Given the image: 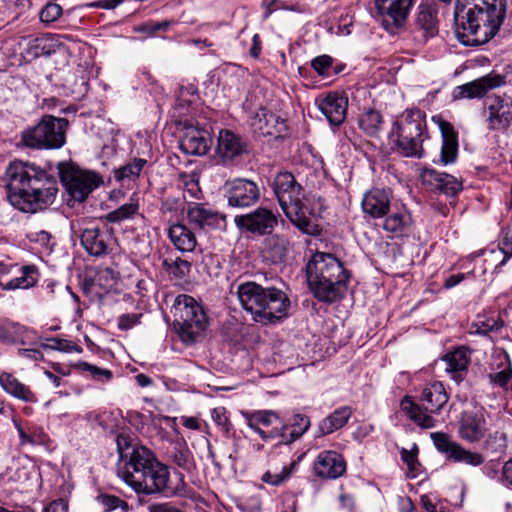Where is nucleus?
Masks as SVG:
<instances>
[{
    "label": "nucleus",
    "instance_id": "nucleus-30",
    "mask_svg": "<svg viewBox=\"0 0 512 512\" xmlns=\"http://www.w3.org/2000/svg\"><path fill=\"white\" fill-rule=\"evenodd\" d=\"M244 152L241 137L230 130H221L218 135L216 153L224 162H230Z\"/></svg>",
    "mask_w": 512,
    "mask_h": 512
},
{
    "label": "nucleus",
    "instance_id": "nucleus-43",
    "mask_svg": "<svg viewBox=\"0 0 512 512\" xmlns=\"http://www.w3.org/2000/svg\"><path fill=\"white\" fill-rule=\"evenodd\" d=\"M139 210L136 202H129L121 205L119 208L106 214L105 219L110 223H120L125 220L132 219Z\"/></svg>",
    "mask_w": 512,
    "mask_h": 512
},
{
    "label": "nucleus",
    "instance_id": "nucleus-17",
    "mask_svg": "<svg viewBox=\"0 0 512 512\" xmlns=\"http://www.w3.org/2000/svg\"><path fill=\"white\" fill-rule=\"evenodd\" d=\"M37 332L11 319L0 320V343L8 345H33L40 340Z\"/></svg>",
    "mask_w": 512,
    "mask_h": 512
},
{
    "label": "nucleus",
    "instance_id": "nucleus-48",
    "mask_svg": "<svg viewBox=\"0 0 512 512\" xmlns=\"http://www.w3.org/2000/svg\"><path fill=\"white\" fill-rule=\"evenodd\" d=\"M498 329V323L495 319H486L478 317L469 327L470 335L487 336L489 332Z\"/></svg>",
    "mask_w": 512,
    "mask_h": 512
},
{
    "label": "nucleus",
    "instance_id": "nucleus-50",
    "mask_svg": "<svg viewBox=\"0 0 512 512\" xmlns=\"http://www.w3.org/2000/svg\"><path fill=\"white\" fill-rule=\"evenodd\" d=\"M172 460L179 468L191 471L194 467L193 455L186 447L175 448Z\"/></svg>",
    "mask_w": 512,
    "mask_h": 512
},
{
    "label": "nucleus",
    "instance_id": "nucleus-4",
    "mask_svg": "<svg viewBox=\"0 0 512 512\" xmlns=\"http://www.w3.org/2000/svg\"><path fill=\"white\" fill-rule=\"evenodd\" d=\"M273 191L278 203L290 222L302 233L316 236L320 234L316 218L325 209L321 197L306 196L292 173L279 172L273 180Z\"/></svg>",
    "mask_w": 512,
    "mask_h": 512
},
{
    "label": "nucleus",
    "instance_id": "nucleus-16",
    "mask_svg": "<svg viewBox=\"0 0 512 512\" xmlns=\"http://www.w3.org/2000/svg\"><path fill=\"white\" fill-rule=\"evenodd\" d=\"M505 84V78L499 74H487L471 82L459 85L453 89V100L482 98L492 89Z\"/></svg>",
    "mask_w": 512,
    "mask_h": 512
},
{
    "label": "nucleus",
    "instance_id": "nucleus-7",
    "mask_svg": "<svg viewBox=\"0 0 512 512\" xmlns=\"http://www.w3.org/2000/svg\"><path fill=\"white\" fill-rule=\"evenodd\" d=\"M426 138L425 115L419 109L405 110L393 122L389 133L392 149L409 158L423 157V142Z\"/></svg>",
    "mask_w": 512,
    "mask_h": 512
},
{
    "label": "nucleus",
    "instance_id": "nucleus-61",
    "mask_svg": "<svg viewBox=\"0 0 512 512\" xmlns=\"http://www.w3.org/2000/svg\"><path fill=\"white\" fill-rule=\"evenodd\" d=\"M185 194H188L193 199H200L201 197V189L198 185V181L191 179L190 181L185 183Z\"/></svg>",
    "mask_w": 512,
    "mask_h": 512
},
{
    "label": "nucleus",
    "instance_id": "nucleus-58",
    "mask_svg": "<svg viewBox=\"0 0 512 512\" xmlns=\"http://www.w3.org/2000/svg\"><path fill=\"white\" fill-rule=\"evenodd\" d=\"M499 245L501 251L505 255L502 263H505L510 257H512V228H508L503 232Z\"/></svg>",
    "mask_w": 512,
    "mask_h": 512
},
{
    "label": "nucleus",
    "instance_id": "nucleus-20",
    "mask_svg": "<svg viewBox=\"0 0 512 512\" xmlns=\"http://www.w3.org/2000/svg\"><path fill=\"white\" fill-rule=\"evenodd\" d=\"M488 431L487 421L481 411L462 413L459 421V436L469 443L482 441Z\"/></svg>",
    "mask_w": 512,
    "mask_h": 512
},
{
    "label": "nucleus",
    "instance_id": "nucleus-8",
    "mask_svg": "<svg viewBox=\"0 0 512 512\" xmlns=\"http://www.w3.org/2000/svg\"><path fill=\"white\" fill-rule=\"evenodd\" d=\"M448 394L441 382L427 384L421 394V405L412 397L405 396L400 402L401 411L416 425L423 429L436 426V420L431 414H438L448 402Z\"/></svg>",
    "mask_w": 512,
    "mask_h": 512
},
{
    "label": "nucleus",
    "instance_id": "nucleus-41",
    "mask_svg": "<svg viewBox=\"0 0 512 512\" xmlns=\"http://www.w3.org/2000/svg\"><path fill=\"white\" fill-rule=\"evenodd\" d=\"M20 271L21 276L2 285L4 290L28 289L37 283V268L34 265L22 266Z\"/></svg>",
    "mask_w": 512,
    "mask_h": 512
},
{
    "label": "nucleus",
    "instance_id": "nucleus-11",
    "mask_svg": "<svg viewBox=\"0 0 512 512\" xmlns=\"http://www.w3.org/2000/svg\"><path fill=\"white\" fill-rule=\"evenodd\" d=\"M59 174L69 195L78 202H83L100 184V178L95 173L69 165H60Z\"/></svg>",
    "mask_w": 512,
    "mask_h": 512
},
{
    "label": "nucleus",
    "instance_id": "nucleus-44",
    "mask_svg": "<svg viewBox=\"0 0 512 512\" xmlns=\"http://www.w3.org/2000/svg\"><path fill=\"white\" fill-rule=\"evenodd\" d=\"M293 429L287 436L281 438L280 443H290L300 438L310 427V419L306 415L297 414L293 418Z\"/></svg>",
    "mask_w": 512,
    "mask_h": 512
},
{
    "label": "nucleus",
    "instance_id": "nucleus-31",
    "mask_svg": "<svg viewBox=\"0 0 512 512\" xmlns=\"http://www.w3.org/2000/svg\"><path fill=\"white\" fill-rule=\"evenodd\" d=\"M442 360L446 364V372L459 382L462 381L467 373L470 364V351L466 347H458L453 351L446 353Z\"/></svg>",
    "mask_w": 512,
    "mask_h": 512
},
{
    "label": "nucleus",
    "instance_id": "nucleus-47",
    "mask_svg": "<svg viewBox=\"0 0 512 512\" xmlns=\"http://www.w3.org/2000/svg\"><path fill=\"white\" fill-rule=\"evenodd\" d=\"M163 266L166 267L169 274L179 280L185 278L191 270V263L180 257L170 263L167 260H164Z\"/></svg>",
    "mask_w": 512,
    "mask_h": 512
},
{
    "label": "nucleus",
    "instance_id": "nucleus-59",
    "mask_svg": "<svg viewBox=\"0 0 512 512\" xmlns=\"http://www.w3.org/2000/svg\"><path fill=\"white\" fill-rule=\"evenodd\" d=\"M102 504L106 510H115L122 506H127L126 502L114 495L102 496Z\"/></svg>",
    "mask_w": 512,
    "mask_h": 512
},
{
    "label": "nucleus",
    "instance_id": "nucleus-6",
    "mask_svg": "<svg viewBox=\"0 0 512 512\" xmlns=\"http://www.w3.org/2000/svg\"><path fill=\"white\" fill-rule=\"evenodd\" d=\"M236 294L241 307L259 324H276L288 316L291 302L280 288L248 281L238 285Z\"/></svg>",
    "mask_w": 512,
    "mask_h": 512
},
{
    "label": "nucleus",
    "instance_id": "nucleus-49",
    "mask_svg": "<svg viewBox=\"0 0 512 512\" xmlns=\"http://www.w3.org/2000/svg\"><path fill=\"white\" fill-rule=\"evenodd\" d=\"M46 340L51 341L52 344H42L41 346L44 349L57 350L66 353H81L83 351V349L79 345L69 340L60 339L56 337L47 338Z\"/></svg>",
    "mask_w": 512,
    "mask_h": 512
},
{
    "label": "nucleus",
    "instance_id": "nucleus-14",
    "mask_svg": "<svg viewBox=\"0 0 512 512\" xmlns=\"http://www.w3.org/2000/svg\"><path fill=\"white\" fill-rule=\"evenodd\" d=\"M430 437L436 449L444 454L447 460L471 466H479L484 462L481 454L464 449L460 444L452 441L446 433L434 432Z\"/></svg>",
    "mask_w": 512,
    "mask_h": 512
},
{
    "label": "nucleus",
    "instance_id": "nucleus-13",
    "mask_svg": "<svg viewBox=\"0 0 512 512\" xmlns=\"http://www.w3.org/2000/svg\"><path fill=\"white\" fill-rule=\"evenodd\" d=\"M234 223L241 230L262 236L272 233L278 224V215L271 209L258 207L249 213L235 216Z\"/></svg>",
    "mask_w": 512,
    "mask_h": 512
},
{
    "label": "nucleus",
    "instance_id": "nucleus-62",
    "mask_svg": "<svg viewBox=\"0 0 512 512\" xmlns=\"http://www.w3.org/2000/svg\"><path fill=\"white\" fill-rule=\"evenodd\" d=\"M502 481L506 486L512 487V458L502 467Z\"/></svg>",
    "mask_w": 512,
    "mask_h": 512
},
{
    "label": "nucleus",
    "instance_id": "nucleus-27",
    "mask_svg": "<svg viewBox=\"0 0 512 512\" xmlns=\"http://www.w3.org/2000/svg\"><path fill=\"white\" fill-rule=\"evenodd\" d=\"M81 244L92 256H102L108 252L109 244L113 238L107 231L98 227H87L81 233Z\"/></svg>",
    "mask_w": 512,
    "mask_h": 512
},
{
    "label": "nucleus",
    "instance_id": "nucleus-9",
    "mask_svg": "<svg viewBox=\"0 0 512 512\" xmlns=\"http://www.w3.org/2000/svg\"><path fill=\"white\" fill-rule=\"evenodd\" d=\"M172 312L181 341L187 345L197 342L208 326L204 308L192 296L180 294L174 300Z\"/></svg>",
    "mask_w": 512,
    "mask_h": 512
},
{
    "label": "nucleus",
    "instance_id": "nucleus-29",
    "mask_svg": "<svg viewBox=\"0 0 512 512\" xmlns=\"http://www.w3.org/2000/svg\"><path fill=\"white\" fill-rule=\"evenodd\" d=\"M362 210L372 218H382L390 210V194L384 189H372L362 199Z\"/></svg>",
    "mask_w": 512,
    "mask_h": 512
},
{
    "label": "nucleus",
    "instance_id": "nucleus-38",
    "mask_svg": "<svg viewBox=\"0 0 512 512\" xmlns=\"http://www.w3.org/2000/svg\"><path fill=\"white\" fill-rule=\"evenodd\" d=\"M264 243V254L272 263H280L286 258L290 242L280 234H268Z\"/></svg>",
    "mask_w": 512,
    "mask_h": 512
},
{
    "label": "nucleus",
    "instance_id": "nucleus-21",
    "mask_svg": "<svg viewBox=\"0 0 512 512\" xmlns=\"http://www.w3.org/2000/svg\"><path fill=\"white\" fill-rule=\"evenodd\" d=\"M186 214L189 223L202 231L218 228L224 221L222 215L202 203L189 202Z\"/></svg>",
    "mask_w": 512,
    "mask_h": 512
},
{
    "label": "nucleus",
    "instance_id": "nucleus-28",
    "mask_svg": "<svg viewBox=\"0 0 512 512\" xmlns=\"http://www.w3.org/2000/svg\"><path fill=\"white\" fill-rule=\"evenodd\" d=\"M212 141L208 132L198 129H187L182 137L179 148L187 155L202 156L205 155Z\"/></svg>",
    "mask_w": 512,
    "mask_h": 512
},
{
    "label": "nucleus",
    "instance_id": "nucleus-1",
    "mask_svg": "<svg viewBox=\"0 0 512 512\" xmlns=\"http://www.w3.org/2000/svg\"><path fill=\"white\" fill-rule=\"evenodd\" d=\"M119 461L117 475L136 493L163 494L166 497H190L191 489L182 473H176V483H170L168 466L161 463L154 453L141 445H132L129 437L116 438Z\"/></svg>",
    "mask_w": 512,
    "mask_h": 512
},
{
    "label": "nucleus",
    "instance_id": "nucleus-52",
    "mask_svg": "<svg viewBox=\"0 0 512 512\" xmlns=\"http://www.w3.org/2000/svg\"><path fill=\"white\" fill-rule=\"evenodd\" d=\"M173 24V21L163 20L160 22L148 21L136 28L137 32L146 33L149 36L155 35L159 31H167L170 26Z\"/></svg>",
    "mask_w": 512,
    "mask_h": 512
},
{
    "label": "nucleus",
    "instance_id": "nucleus-53",
    "mask_svg": "<svg viewBox=\"0 0 512 512\" xmlns=\"http://www.w3.org/2000/svg\"><path fill=\"white\" fill-rule=\"evenodd\" d=\"M212 420L224 433H228L230 430V422L227 416V410L225 407L219 406L211 411Z\"/></svg>",
    "mask_w": 512,
    "mask_h": 512
},
{
    "label": "nucleus",
    "instance_id": "nucleus-15",
    "mask_svg": "<svg viewBox=\"0 0 512 512\" xmlns=\"http://www.w3.org/2000/svg\"><path fill=\"white\" fill-rule=\"evenodd\" d=\"M374 4L385 29L394 32L407 19L413 0H374Z\"/></svg>",
    "mask_w": 512,
    "mask_h": 512
},
{
    "label": "nucleus",
    "instance_id": "nucleus-42",
    "mask_svg": "<svg viewBox=\"0 0 512 512\" xmlns=\"http://www.w3.org/2000/svg\"><path fill=\"white\" fill-rule=\"evenodd\" d=\"M147 161L142 158H134L132 162L120 167L115 172V178L119 181L134 180L139 177Z\"/></svg>",
    "mask_w": 512,
    "mask_h": 512
},
{
    "label": "nucleus",
    "instance_id": "nucleus-51",
    "mask_svg": "<svg viewBox=\"0 0 512 512\" xmlns=\"http://www.w3.org/2000/svg\"><path fill=\"white\" fill-rule=\"evenodd\" d=\"M484 446L492 452H502L507 446V438L504 432L495 431L489 434L485 440Z\"/></svg>",
    "mask_w": 512,
    "mask_h": 512
},
{
    "label": "nucleus",
    "instance_id": "nucleus-26",
    "mask_svg": "<svg viewBox=\"0 0 512 512\" xmlns=\"http://www.w3.org/2000/svg\"><path fill=\"white\" fill-rule=\"evenodd\" d=\"M250 125L261 136H273L285 130L284 121L266 108L258 109L251 117Z\"/></svg>",
    "mask_w": 512,
    "mask_h": 512
},
{
    "label": "nucleus",
    "instance_id": "nucleus-63",
    "mask_svg": "<svg viewBox=\"0 0 512 512\" xmlns=\"http://www.w3.org/2000/svg\"><path fill=\"white\" fill-rule=\"evenodd\" d=\"M31 439V445L43 444L46 441V434L38 428H32L29 430Z\"/></svg>",
    "mask_w": 512,
    "mask_h": 512
},
{
    "label": "nucleus",
    "instance_id": "nucleus-5",
    "mask_svg": "<svg viewBox=\"0 0 512 512\" xmlns=\"http://www.w3.org/2000/svg\"><path fill=\"white\" fill-rule=\"evenodd\" d=\"M306 277L315 298L333 303L345 295L350 273L335 255L316 252L306 265Z\"/></svg>",
    "mask_w": 512,
    "mask_h": 512
},
{
    "label": "nucleus",
    "instance_id": "nucleus-39",
    "mask_svg": "<svg viewBox=\"0 0 512 512\" xmlns=\"http://www.w3.org/2000/svg\"><path fill=\"white\" fill-rule=\"evenodd\" d=\"M412 219L410 213L404 209H397L386 217L383 228L395 236L407 234L410 230Z\"/></svg>",
    "mask_w": 512,
    "mask_h": 512
},
{
    "label": "nucleus",
    "instance_id": "nucleus-57",
    "mask_svg": "<svg viewBox=\"0 0 512 512\" xmlns=\"http://www.w3.org/2000/svg\"><path fill=\"white\" fill-rule=\"evenodd\" d=\"M85 370L89 371L95 380L107 382L112 379V372L108 369H102L95 365L84 363Z\"/></svg>",
    "mask_w": 512,
    "mask_h": 512
},
{
    "label": "nucleus",
    "instance_id": "nucleus-36",
    "mask_svg": "<svg viewBox=\"0 0 512 512\" xmlns=\"http://www.w3.org/2000/svg\"><path fill=\"white\" fill-rule=\"evenodd\" d=\"M168 237L177 250L181 252H192L197 245V239L186 225L175 223L168 228Z\"/></svg>",
    "mask_w": 512,
    "mask_h": 512
},
{
    "label": "nucleus",
    "instance_id": "nucleus-12",
    "mask_svg": "<svg viewBox=\"0 0 512 512\" xmlns=\"http://www.w3.org/2000/svg\"><path fill=\"white\" fill-rule=\"evenodd\" d=\"M243 416L249 428L255 431L263 440L285 437V425L279 415L272 410L244 412Z\"/></svg>",
    "mask_w": 512,
    "mask_h": 512
},
{
    "label": "nucleus",
    "instance_id": "nucleus-25",
    "mask_svg": "<svg viewBox=\"0 0 512 512\" xmlns=\"http://www.w3.org/2000/svg\"><path fill=\"white\" fill-rule=\"evenodd\" d=\"M319 110L325 115L331 125H341L347 115L348 98L338 93H329L317 100Z\"/></svg>",
    "mask_w": 512,
    "mask_h": 512
},
{
    "label": "nucleus",
    "instance_id": "nucleus-45",
    "mask_svg": "<svg viewBox=\"0 0 512 512\" xmlns=\"http://www.w3.org/2000/svg\"><path fill=\"white\" fill-rule=\"evenodd\" d=\"M312 68L318 75L328 78L339 73L333 65V59L329 55H321L311 61Z\"/></svg>",
    "mask_w": 512,
    "mask_h": 512
},
{
    "label": "nucleus",
    "instance_id": "nucleus-56",
    "mask_svg": "<svg viewBox=\"0 0 512 512\" xmlns=\"http://www.w3.org/2000/svg\"><path fill=\"white\" fill-rule=\"evenodd\" d=\"M30 241L38 243L46 249L52 248V235L45 230L32 231L28 234Z\"/></svg>",
    "mask_w": 512,
    "mask_h": 512
},
{
    "label": "nucleus",
    "instance_id": "nucleus-40",
    "mask_svg": "<svg viewBox=\"0 0 512 512\" xmlns=\"http://www.w3.org/2000/svg\"><path fill=\"white\" fill-rule=\"evenodd\" d=\"M383 117L373 108H366L358 118L359 128L368 136L375 137L382 130Z\"/></svg>",
    "mask_w": 512,
    "mask_h": 512
},
{
    "label": "nucleus",
    "instance_id": "nucleus-19",
    "mask_svg": "<svg viewBox=\"0 0 512 512\" xmlns=\"http://www.w3.org/2000/svg\"><path fill=\"white\" fill-rule=\"evenodd\" d=\"M313 471L321 479H337L346 472V461L337 451L324 450L317 455Z\"/></svg>",
    "mask_w": 512,
    "mask_h": 512
},
{
    "label": "nucleus",
    "instance_id": "nucleus-22",
    "mask_svg": "<svg viewBox=\"0 0 512 512\" xmlns=\"http://www.w3.org/2000/svg\"><path fill=\"white\" fill-rule=\"evenodd\" d=\"M488 128L491 130H507L512 125V98L497 96L488 107Z\"/></svg>",
    "mask_w": 512,
    "mask_h": 512
},
{
    "label": "nucleus",
    "instance_id": "nucleus-34",
    "mask_svg": "<svg viewBox=\"0 0 512 512\" xmlns=\"http://www.w3.org/2000/svg\"><path fill=\"white\" fill-rule=\"evenodd\" d=\"M437 13L436 6L430 3H422L418 7L415 23L426 39L432 38L438 33Z\"/></svg>",
    "mask_w": 512,
    "mask_h": 512
},
{
    "label": "nucleus",
    "instance_id": "nucleus-37",
    "mask_svg": "<svg viewBox=\"0 0 512 512\" xmlns=\"http://www.w3.org/2000/svg\"><path fill=\"white\" fill-rule=\"evenodd\" d=\"M497 360L496 371L490 372L487 377L491 385L507 391L512 388V363L507 353L499 354Z\"/></svg>",
    "mask_w": 512,
    "mask_h": 512
},
{
    "label": "nucleus",
    "instance_id": "nucleus-18",
    "mask_svg": "<svg viewBox=\"0 0 512 512\" xmlns=\"http://www.w3.org/2000/svg\"><path fill=\"white\" fill-rule=\"evenodd\" d=\"M226 196L230 206L244 208L258 201L260 191L253 181L235 179L227 184Z\"/></svg>",
    "mask_w": 512,
    "mask_h": 512
},
{
    "label": "nucleus",
    "instance_id": "nucleus-55",
    "mask_svg": "<svg viewBox=\"0 0 512 512\" xmlns=\"http://www.w3.org/2000/svg\"><path fill=\"white\" fill-rule=\"evenodd\" d=\"M62 15V8L56 3H48L40 12V19L44 23H52Z\"/></svg>",
    "mask_w": 512,
    "mask_h": 512
},
{
    "label": "nucleus",
    "instance_id": "nucleus-10",
    "mask_svg": "<svg viewBox=\"0 0 512 512\" xmlns=\"http://www.w3.org/2000/svg\"><path fill=\"white\" fill-rule=\"evenodd\" d=\"M67 127V119L47 115L34 127L24 130L21 141L33 149H58L66 142Z\"/></svg>",
    "mask_w": 512,
    "mask_h": 512
},
{
    "label": "nucleus",
    "instance_id": "nucleus-3",
    "mask_svg": "<svg viewBox=\"0 0 512 512\" xmlns=\"http://www.w3.org/2000/svg\"><path fill=\"white\" fill-rule=\"evenodd\" d=\"M507 0H457L454 20L458 40L466 46L489 42L506 17Z\"/></svg>",
    "mask_w": 512,
    "mask_h": 512
},
{
    "label": "nucleus",
    "instance_id": "nucleus-54",
    "mask_svg": "<svg viewBox=\"0 0 512 512\" xmlns=\"http://www.w3.org/2000/svg\"><path fill=\"white\" fill-rule=\"evenodd\" d=\"M142 313H126L117 318V326L122 331H127L140 324Z\"/></svg>",
    "mask_w": 512,
    "mask_h": 512
},
{
    "label": "nucleus",
    "instance_id": "nucleus-64",
    "mask_svg": "<svg viewBox=\"0 0 512 512\" xmlns=\"http://www.w3.org/2000/svg\"><path fill=\"white\" fill-rule=\"evenodd\" d=\"M43 512H67V505L61 499L55 500L47 505Z\"/></svg>",
    "mask_w": 512,
    "mask_h": 512
},
{
    "label": "nucleus",
    "instance_id": "nucleus-60",
    "mask_svg": "<svg viewBox=\"0 0 512 512\" xmlns=\"http://www.w3.org/2000/svg\"><path fill=\"white\" fill-rule=\"evenodd\" d=\"M17 354L19 357L27 358V359L35 361V362L41 361L44 358V355L40 350L33 349V348H31V349L20 348V349H18Z\"/></svg>",
    "mask_w": 512,
    "mask_h": 512
},
{
    "label": "nucleus",
    "instance_id": "nucleus-46",
    "mask_svg": "<svg viewBox=\"0 0 512 512\" xmlns=\"http://www.w3.org/2000/svg\"><path fill=\"white\" fill-rule=\"evenodd\" d=\"M295 468H296V462H292L289 465L282 467L280 472H271V471L265 472L262 475L261 480L264 483H267V484H270L273 486H279L282 483H284L287 479H289V477L291 476V474L293 473Z\"/></svg>",
    "mask_w": 512,
    "mask_h": 512
},
{
    "label": "nucleus",
    "instance_id": "nucleus-24",
    "mask_svg": "<svg viewBox=\"0 0 512 512\" xmlns=\"http://www.w3.org/2000/svg\"><path fill=\"white\" fill-rule=\"evenodd\" d=\"M117 281L118 273L116 271L109 267L101 268L93 278L85 279L83 290L87 295L101 300L115 287Z\"/></svg>",
    "mask_w": 512,
    "mask_h": 512
},
{
    "label": "nucleus",
    "instance_id": "nucleus-2",
    "mask_svg": "<svg viewBox=\"0 0 512 512\" xmlns=\"http://www.w3.org/2000/svg\"><path fill=\"white\" fill-rule=\"evenodd\" d=\"M6 176L7 200L15 209L35 214L55 202L56 178L34 163L14 161L8 166Z\"/></svg>",
    "mask_w": 512,
    "mask_h": 512
},
{
    "label": "nucleus",
    "instance_id": "nucleus-23",
    "mask_svg": "<svg viewBox=\"0 0 512 512\" xmlns=\"http://www.w3.org/2000/svg\"><path fill=\"white\" fill-rule=\"evenodd\" d=\"M421 178L423 183L448 197L456 196L463 189L462 182L456 177L434 169H423Z\"/></svg>",
    "mask_w": 512,
    "mask_h": 512
},
{
    "label": "nucleus",
    "instance_id": "nucleus-32",
    "mask_svg": "<svg viewBox=\"0 0 512 512\" xmlns=\"http://www.w3.org/2000/svg\"><path fill=\"white\" fill-rule=\"evenodd\" d=\"M0 387L8 395L20 401L26 403H36L38 401L37 396L30 387L9 372L0 373Z\"/></svg>",
    "mask_w": 512,
    "mask_h": 512
},
{
    "label": "nucleus",
    "instance_id": "nucleus-33",
    "mask_svg": "<svg viewBox=\"0 0 512 512\" xmlns=\"http://www.w3.org/2000/svg\"><path fill=\"white\" fill-rule=\"evenodd\" d=\"M442 135L440 162L443 165L454 163L458 154V138L453 126L446 121H440Z\"/></svg>",
    "mask_w": 512,
    "mask_h": 512
},
{
    "label": "nucleus",
    "instance_id": "nucleus-35",
    "mask_svg": "<svg viewBox=\"0 0 512 512\" xmlns=\"http://www.w3.org/2000/svg\"><path fill=\"white\" fill-rule=\"evenodd\" d=\"M352 413V409L349 406H341L335 409L332 413L320 421L318 425L317 436L322 437L329 435L336 430L341 429L347 424L348 420L352 416Z\"/></svg>",
    "mask_w": 512,
    "mask_h": 512
}]
</instances>
